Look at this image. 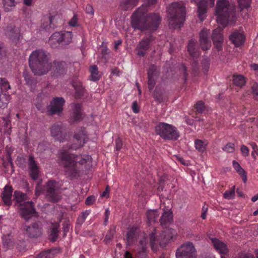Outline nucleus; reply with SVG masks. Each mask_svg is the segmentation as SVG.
<instances>
[{
    "label": "nucleus",
    "instance_id": "f257e3e1",
    "mask_svg": "<svg viewBox=\"0 0 258 258\" xmlns=\"http://www.w3.org/2000/svg\"><path fill=\"white\" fill-rule=\"evenodd\" d=\"M148 5H143L132 15V25L134 29L149 30L150 32L156 31L161 22V17L158 14H148L149 6L154 5L158 0H147Z\"/></svg>",
    "mask_w": 258,
    "mask_h": 258
},
{
    "label": "nucleus",
    "instance_id": "f03ea898",
    "mask_svg": "<svg viewBox=\"0 0 258 258\" xmlns=\"http://www.w3.org/2000/svg\"><path fill=\"white\" fill-rule=\"evenodd\" d=\"M59 158L66 174L71 179L79 177L82 171L88 170L92 162L91 157L88 155L82 156L66 151L60 152Z\"/></svg>",
    "mask_w": 258,
    "mask_h": 258
},
{
    "label": "nucleus",
    "instance_id": "7ed1b4c3",
    "mask_svg": "<svg viewBox=\"0 0 258 258\" xmlns=\"http://www.w3.org/2000/svg\"><path fill=\"white\" fill-rule=\"evenodd\" d=\"M29 64L35 75L41 76L46 74L52 67L49 53L43 49L32 51L29 56Z\"/></svg>",
    "mask_w": 258,
    "mask_h": 258
},
{
    "label": "nucleus",
    "instance_id": "20e7f679",
    "mask_svg": "<svg viewBox=\"0 0 258 258\" xmlns=\"http://www.w3.org/2000/svg\"><path fill=\"white\" fill-rule=\"evenodd\" d=\"M215 13L217 22L223 27L235 21V12L228 0H217Z\"/></svg>",
    "mask_w": 258,
    "mask_h": 258
},
{
    "label": "nucleus",
    "instance_id": "39448f33",
    "mask_svg": "<svg viewBox=\"0 0 258 258\" xmlns=\"http://www.w3.org/2000/svg\"><path fill=\"white\" fill-rule=\"evenodd\" d=\"M169 25L174 28H180L185 20V6L183 2H173L167 10Z\"/></svg>",
    "mask_w": 258,
    "mask_h": 258
},
{
    "label": "nucleus",
    "instance_id": "423d86ee",
    "mask_svg": "<svg viewBox=\"0 0 258 258\" xmlns=\"http://www.w3.org/2000/svg\"><path fill=\"white\" fill-rule=\"evenodd\" d=\"M177 232L175 230L172 228L166 229L162 231L161 233H158L155 228L150 234V245L152 249L156 251L157 250L158 246L165 247L171 239L176 237Z\"/></svg>",
    "mask_w": 258,
    "mask_h": 258
},
{
    "label": "nucleus",
    "instance_id": "0eeeda50",
    "mask_svg": "<svg viewBox=\"0 0 258 258\" xmlns=\"http://www.w3.org/2000/svg\"><path fill=\"white\" fill-rule=\"evenodd\" d=\"M156 133L163 139L176 141L179 136L177 128L173 125L165 122H160L155 127Z\"/></svg>",
    "mask_w": 258,
    "mask_h": 258
},
{
    "label": "nucleus",
    "instance_id": "6e6552de",
    "mask_svg": "<svg viewBox=\"0 0 258 258\" xmlns=\"http://www.w3.org/2000/svg\"><path fill=\"white\" fill-rule=\"evenodd\" d=\"M43 191L46 198L51 202H57L61 198L57 182L55 180H50L47 182L43 186Z\"/></svg>",
    "mask_w": 258,
    "mask_h": 258
},
{
    "label": "nucleus",
    "instance_id": "1a4fd4ad",
    "mask_svg": "<svg viewBox=\"0 0 258 258\" xmlns=\"http://www.w3.org/2000/svg\"><path fill=\"white\" fill-rule=\"evenodd\" d=\"M176 258H196L197 250L191 242L182 244L176 249Z\"/></svg>",
    "mask_w": 258,
    "mask_h": 258
},
{
    "label": "nucleus",
    "instance_id": "9d476101",
    "mask_svg": "<svg viewBox=\"0 0 258 258\" xmlns=\"http://www.w3.org/2000/svg\"><path fill=\"white\" fill-rule=\"evenodd\" d=\"M74 143L70 146V149L77 150L83 147L88 139V136L84 128H81L75 132L73 136Z\"/></svg>",
    "mask_w": 258,
    "mask_h": 258
},
{
    "label": "nucleus",
    "instance_id": "9b49d317",
    "mask_svg": "<svg viewBox=\"0 0 258 258\" xmlns=\"http://www.w3.org/2000/svg\"><path fill=\"white\" fill-rule=\"evenodd\" d=\"M65 102V100L62 97H55L53 98L50 104L48 106V114L53 115L61 113L63 110V106Z\"/></svg>",
    "mask_w": 258,
    "mask_h": 258
},
{
    "label": "nucleus",
    "instance_id": "f8f14e48",
    "mask_svg": "<svg viewBox=\"0 0 258 258\" xmlns=\"http://www.w3.org/2000/svg\"><path fill=\"white\" fill-rule=\"evenodd\" d=\"M5 34L11 41L12 44L19 46L21 39L20 30L19 28L13 25H9L5 30Z\"/></svg>",
    "mask_w": 258,
    "mask_h": 258
},
{
    "label": "nucleus",
    "instance_id": "ddd939ff",
    "mask_svg": "<svg viewBox=\"0 0 258 258\" xmlns=\"http://www.w3.org/2000/svg\"><path fill=\"white\" fill-rule=\"evenodd\" d=\"M187 50L190 55L192 57V72L194 74L198 72L199 70L198 62L197 60V57L200 55L198 50L197 41L194 39H191L187 46Z\"/></svg>",
    "mask_w": 258,
    "mask_h": 258
},
{
    "label": "nucleus",
    "instance_id": "4468645a",
    "mask_svg": "<svg viewBox=\"0 0 258 258\" xmlns=\"http://www.w3.org/2000/svg\"><path fill=\"white\" fill-rule=\"evenodd\" d=\"M20 215L26 221L36 214L34 203L31 201L24 202L20 204Z\"/></svg>",
    "mask_w": 258,
    "mask_h": 258
},
{
    "label": "nucleus",
    "instance_id": "2eb2a0df",
    "mask_svg": "<svg viewBox=\"0 0 258 258\" xmlns=\"http://www.w3.org/2000/svg\"><path fill=\"white\" fill-rule=\"evenodd\" d=\"M83 118L82 105L80 103H73L72 105V111L69 119L71 123H77Z\"/></svg>",
    "mask_w": 258,
    "mask_h": 258
},
{
    "label": "nucleus",
    "instance_id": "dca6fc26",
    "mask_svg": "<svg viewBox=\"0 0 258 258\" xmlns=\"http://www.w3.org/2000/svg\"><path fill=\"white\" fill-rule=\"evenodd\" d=\"M28 166L30 176L33 180H37L40 173V168L38 163L35 161L33 155H30L29 156Z\"/></svg>",
    "mask_w": 258,
    "mask_h": 258
},
{
    "label": "nucleus",
    "instance_id": "f3484780",
    "mask_svg": "<svg viewBox=\"0 0 258 258\" xmlns=\"http://www.w3.org/2000/svg\"><path fill=\"white\" fill-rule=\"evenodd\" d=\"M50 133L52 137L60 142H63L67 137V133L61 124L56 123L50 128Z\"/></svg>",
    "mask_w": 258,
    "mask_h": 258
},
{
    "label": "nucleus",
    "instance_id": "a211bd4d",
    "mask_svg": "<svg viewBox=\"0 0 258 258\" xmlns=\"http://www.w3.org/2000/svg\"><path fill=\"white\" fill-rule=\"evenodd\" d=\"M229 39L235 47H238L245 42V37L241 30H234L229 35Z\"/></svg>",
    "mask_w": 258,
    "mask_h": 258
},
{
    "label": "nucleus",
    "instance_id": "6ab92c4d",
    "mask_svg": "<svg viewBox=\"0 0 258 258\" xmlns=\"http://www.w3.org/2000/svg\"><path fill=\"white\" fill-rule=\"evenodd\" d=\"M153 40V36L150 35L140 41L137 48L138 50L137 54L140 56H144L150 47L151 43Z\"/></svg>",
    "mask_w": 258,
    "mask_h": 258
},
{
    "label": "nucleus",
    "instance_id": "aec40b11",
    "mask_svg": "<svg viewBox=\"0 0 258 258\" xmlns=\"http://www.w3.org/2000/svg\"><path fill=\"white\" fill-rule=\"evenodd\" d=\"M223 38V31L220 28L218 27L213 30L212 38L214 45L218 51L222 49Z\"/></svg>",
    "mask_w": 258,
    "mask_h": 258
},
{
    "label": "nucleus",
    "instance_id": "412c9836",
    "mask_svg": "<svg viewBox=\"0 0 258 258\" xmlns=\"http://www.w3.org/2000/svg\"><path fill=\"white\" fill-rule=\"evenodd\" d=\"M209 34L210 31L206 29L202 30L200 33V45L204 51L208 50L211 46V42L209 37Z\"/></svg>",
    "mask_w": 258,
    "mask_h": 258
},
{
    "label": "nucleus",
    "instance_id": "4be33fe9",
    "mask_svg": "<svg viewBox=\"0 0 258 258\" xmlns=\"http://www.w3.org/2000/svg\"><path fill=\"white\" fill-rule=\"evenodd\" d=\"M26 234L30 237H37L42 234V227L39 222H35L27 226L26 229Z\"/></svg>",
    "mask_w": 258,
    "mask_h": 258
},
{
    "label": "nucleus",
    "instance_id": "5701e85b",
    "mask_svg": "<svg viewBox=\"0 0 258 258\" xmlns=\"http://www.w3.org/2000/svg\"><path fill=\"white\" fill-rule=\"evenodd\" d=\"M214 247L221 255H226L229 252V249L226 243L215 238H210Z\"/></svg>",
    "mask_w": 258,
    "mask_h": 258
},
{
    "label": "nucleus",
    "instance_id": "b1692460",
    "mask_svg": "<svg viewBox=\"0 0 258 258\" xmlns=\"http://www.w3.org/2000/svg\"><path fill=\"white\" fill-rule=\"evenodd\" d=\"M139 232L140 229L138 226H133L129 229L126 235L127 245L132 244L137 240Z\"/></svg>",
    "mask_w": 258,
    "mask_h": 258
},
{
    "label": "nucleus",
    "instance_id": "393cba45",
    "mask_svg": "<svg viewBox=\"0 0 258 258\" xmlns=\"http://www.w3.org/2000/svg\"><path fill=\"white\" fill-rule=\"evenodd\" d=\"M12 193L13 188L12 186L6 185L2 193L1 197L3 202L7 206H10L12 204Z\"/></svg>",
    "mask_w": 258,
    "mask_h": 258
},
{
    "label": "nucleus",
    "instance_id": "a878e982",
    "mask_svg": "<svg viewBox=\"0 0 258 258\" xmlns=\"http://www.w3.org/2000/svg\"><path fill=\"white\" fill-rule=\"evenodd\" d=\"M60 38L61 36L59 32L54 33L49 38L48 41V43L51 47L52 48H57L58 46H61Z\"/></svg>",
    "mask_w": 258,
    "mask_h": 258
},
{
    "label": "nucleus",
    "instance_id": "bb28decb",
    "mask_svg": "<svg viewBox=\"0 0 258 258\" xmlns=\"http://www.w3.org/2000/svg\"><path fill=\"white\" fill-rule=\"evenodd\" d=\"M89 72L90 73L89 79L93 82H96L100 80L101 76L98 71L96 65H91L89 67Z\"/></svg>",
    "mask_w": 258,
    "mask_h": 258
},
{
    "label": "nucleus",
    "instance_id": "cd10ccee",
    "mask_svg": "<svg viewBox=\"0 0 258 258\" xmlns=\"http://www.w3.org/2000/svg\"><path fill=\"white\" fill-rule=\"evenodd\" d=\"M139 0H122L120 7L124 11L132 10L138 4Z\"/></svg>",
    "mask_w": 258,
    "mask_h": 258
},
{
    "label": "nucleus",
    "instance_id": "c85d7f7f",
    "mask_svg": "<svg viewBox=\"0 0 258 258\" xmlns=\"http://www.w3.org/2000/svg\"><path fill=\"white\" fill-rule=\"evenodd\" d=\"M60 33L61 46L68 45L72 42V34L69 31H61Z\"/></svg>",
    "mask_w": 258,
    "mask_h": 258
},
{
    "label": "nucleus",
    "instance_id": "c756f323",
    "mask_svg": "<svg viewBox=\"0 0 258 258\" xmlns=\"http://www.w3.org/2000/svg\"><path fill=\"white\" fill-rule=\"evenodd\" d=\"M55 69L54 70L56 75H61L66 73L67 69V64L65 62H54Z\"/></svg>",
    "mask_w": 258,
    "mask_h": 258
},
{
    "label": "nucleus",
    "instance_id": "7c9ffc66",
    "mask_svg": "<svg viewBox=\"0 0 258 258\" xmlns=\"http://www.w3.org/2000/svg\"><path fill=\"white\" fill-rule=\"evenodd\" d=\"M73 86L75 90V97L76 98H81L84 94L85 89L80 82L73 84Z\"/></svg>",
    "mask_w": 258,
    "mask_h": 258
},
{
    "label": "nucleus",
    "instance_id": "2f4dec72",
    "mask_svg": "<svg viewBox=\"0 0 258 258\" xmlns=\"http://www.w3.org/2000/svg\"><path fill=\"white\" fill-rule=\"evenodd\" d=\"M173 220L172 213L170 211L165 212L160 218V221L162 225H165L168 223L171 222Z\"/></svg>",
    "mask_w": 258,
    "mask_h": 258
},
{
    "label": "nucleus",
    "instance_id": "473e14b6",
    "mask_svg": "<svg viewBox=\"0 0 258 258\" xmlns=\"http://www.w3.org/2000/svg\"><path fill=\"white\" fill-rule=\"evenodd\" d=\"M59 227L58 224H55L53 225L52 228L51 229L50 233L49 235V239L53 242L56 241L58 233H59Z\"/></svg>",
    "mask_w": 258,
    "mask_h": 258
},
{
    "label": "nucleus",
    "instance_id": "72a5a7b5",
    "mask_svg": "<svg viewBox=\"0 0 258 258\" xmlns=\"http://www.w3.org/2000/svg\"><path fill=\"white\" fill-rule=\"evenodd\" d=\"M240 11L246 9L247 11L251 7L252 0H237Z\"/></svg>",
    "mask_w": 258,
    "mask_h": 258
},
{
    "label": "nucleus",
    "instance_id": "f704fd0d",
    "mask_svg": "<svg viewBox=\"0 0 258 258\" xmlns=\"http://www.w3.org/2000/svg\"><path fill=\"white\" fill-rule=\"evenodd\" d=\"M159 214L157 210H149L147 212V217L150 223L157 221Z\"/></svg>",
    "mask_w": 258,
    "mask_h": 258
},
{
    "label": "nucleus",
    "instance_id": "c9c22d12",
    "mask_svg": "<svg viewBox=\"0 0 258 258\" xmlns=\"http://www.w3.org/2000/svg\"><path fill=\"white\" fill-rule=\"evenodd\" d=\"M52 23V17L50 16H45L42 20L41 28L46 31L49 30L51 28Z\"/></svg>",
    "mask_w": 258,
    "mask_h": 258
},
{
    "label": "nucleus",
    "instance_id": "e433bc0d",
    "mask_svg": "<svg viewBox=\"0 0 258 258\" xmlns=\"http://www.w3.org/2000/svg\"><path fill=\"white\" fill-rule=\"evenodd\" d=\"M233 82L235 85L241 88L245 85L246 81L243 76L239 75L233 76Z\"/></svg>",
    "mask_w": 258,
    "mask_h": 258
},
{
    "label": "nucleus",
    "instance_id": "4c0bfd02",
    "mask_svg": "<svg viewBox=\"0 0 258 258\" xmlns=\"http://www.w3.org/2000/svg\"><path fill=\"white\" fill-rule=\"evenodd\" d=\"M147 74L148 77L158 78L159 75V72L156 66L152 64L149 68Z\"/></svg>",
    "mask_w": 258,
    "mask_h": 258
},
{
    "label": "nucleus",
    "instance_id": "58836bf2",
    "mask_svg": "<svg viewBox=\"0 0 258 258\" xmlns=\"http://www.w3.org/2000/svg\"><path fill=\"white\" fill-rule=\"evenodd\" d=\"M196 149L199 152H203L207 146L206 141H203L201 140L197 139L195 142Z\"/></svg>",
    "mask_w": 258,
    "mask_h": 258
},
{
    "label": "nucleus",
    "instance_id": "ea45409f",
    "mask_svg": "<svg viewBox=\"0 0 258 258\" xmlns=\"http://www.w3.org/2000/svg\"><path fill=\"white\" fill-rule=\"evenodd\" d=\"M90 210H86L82 212L81 214L78 216L76 223L78 225H81L84 222L87 216L90 214Z\"/></svg>",
    "mask_w": 258,
    "mask_h": 258
},
{
    "label": "nucleus",
    "instance_id": "a19ab883",
    "mask_svg": "<svg viewBox=\"0 0 258 258\" xmlns=\"http://www.w3.org/2000/svg\"><path fill=\"white\" fill-rule=\"evenodd\" d=\"M0 87L3 92H6L11 88V86L7 79L0 78Z\"/></svg>",
    "mask_w": 258,
    "mask_h": 258
},
{
    "label": "nucleus",
    "instance_id": "79ce46f5",
    "mask_svg": "<svg viewBox=\"0 0 258 258\" xmlns=\"http://www.w3.org/2000/svg\"><path fill=\"white\" fill-rule=\"evenodd\" d=\"M52 250V249H50L42 251L41 252L37 254L36 256L38 258H52L53 257V254H51Z\"/></svg>",
    "mask_w": 258,
    "mask_h": 258
},
{
    "label": "nucleus",
    "instance_id": "37998d69",
    "mask_svg": "<svg viewBox=\"0 0 258 258\" xmlns=\"http://www.w3.org/2000/svg\"><path fill=\"white\" fill-rule=\"evenodd\" d=\"M4 8L6 11H9L15 6V0H3Z\"/></svg>",
    "mask_w": 258,
    "mask_h": 258
},
{
    "label": "nucleus",
    "instance_id": "c03bdc74",
    "mask_svg": "<svg viewBox=\"0 0 258 258\" xmlns=\"http://www.w3.org/2000/svg\"><path fill=\"white\" fill-rule=\"evenodd\" d=\"M136 256L138 258H147V252L146 247L144 246H142V248L138 251Z\"/></svg>",
    "mask_w": 258,
    "mask_h": 258
},
{
    "label": "nucleus",
    "instance_id": "a18cd8bd",
    "mask_svg": "<svg viewBox=\"0 0 258 258\" xmlns=\"http://www.w3.org/2000/svg\"><path fill=\"white\" fill-rule=\"evenodd\" d=\"M115 230L114 229H110L109 230L104 239V241L107 243L110 242L114 236Z\"/></svg>",
    "mask_w": 258,
    "mask_h": 258
},
{
    "label": "nucleus",
    "instance_id": "49530a36",
    "mask_svg": "<svg viewBox=\"0 0 258 258\" xmlns=\"http://www.w3.org/2000/svg\"><path fill=\"white\" fill-rule=\"evenodd\" d=\"M148 86L149 91L151 92L153 90L156 83L157 78L153 77H148Z\"/></svg>",
    "mask_w": 258,
    "mask_h": 258
},
{
    "label": "nucleus",
    "instance_id": "de8ad7c7",
    "mask_svg": "<svg viewBox=\"0 0 258 258\" xmlns=\"http://www.w3.org/2000/svg\"><path fill=\"white\" fill-rule=\"evenodd\" d=\"M197 111L199 113H202L205 110V106L202 101H198L196 105Z\"/></svg>",
    "mask_w": 258,
    "mask_h": 258
},
{
    "label": "nucleus",
    "instance_id": "09e8293b",
    "mask_svg": "<svg viewBox=\"0 0 258 258\" xmlns=\"http://www.w3.org/2000/svg\"><path fill=\"white\" fill-rule=\"evenodd\" d=\"M222 149L227 153H232L234 151V145L233 143H229L223 147Z\"/></svg>",
    "mask_w": 258,
    "mask_h": 258
},
{
    "label": "nucleus",
    "instance_id": "8fccbe9b",
    "mask_svg": "<svg viewBox=\"0 0 258 258\" xmlns=\"http://www.w3.org/2000/svg\"><path fill=\"white\" fill-rule=\"evenodd\" d=\"M235 186L230 190H227L224 194V197L226 199H231L234 197L235 195Z\"/></svg>",
    "mask_w": 258,
    "mask_h": 258
},
{
    "label": "nucleus",
    "instance_id": "3c124183",
    "mask_svg": "<svg viewBox=\"0 0 258 258\" xmlns=\"http://www.w3.org/2000/svg\"><path fill=\"white\" fill-rule=\"evenodd\" d=\"M14 197L18 202H20L24 200L26 195L21 192L15 191Z\"/></svg>",
    "mask_w": 258,
    "mask_h": 258
},
{
    "label": "nucleus",
    "instance_id": "603ef678",
    "mask_svg": "<svg viewBox=\"0 0 258 258\" xmlns=\"http://www.w3.org/2000/svg\"><path fill=\"white\" fill-rule=\"evenodd\" d=\"M249 145L251 146L253 150V151H252L251 156L254 158H255V153L258 155V147L256 144L254 142L250 143H249Z\"/></svg>",
    "mask_w": 258,
    "mask_h": 258
},
{
    "label": "nucleus",
    "instance_id": "864d4df0",
    "mask_svg": "<svg viewBox=\"0 0 258 258\" xmlns=\"http://www.w3.org/2000/svg\"><path fill=\"white\" fill-rule=\"evenodd\" d=\"M240 175L244 183L247 181V175L245 171L242 168L236 171Z\"/></svg>",
    "mask_w": 258,
    "mask_h": 258
},
{
    "label": "nucleus",
    "instance_id": "5fc2aeb1",
    "mask_svg": "<svg viewBox=\"0 0 258 258\" xmlns=\"http://www.w3.org/2000/svg\"><path fill=\"white\" fill-rule=\"evenodd\" d=\"M240 151L243 156L247 157L249 155V150L246 146L242 145L241 146Z\"/></svg>",
    "mask_w": 258,
    "mask_h": 258
},
{
    "label": "nucleus",
    "instance_id": "6e6d98bb",
    "mask_svg": "<svg viewBox=\"0 0 258 258\" xmlns=\"http://www.w3.org/2000/svg\"><path fill=\"white\" fill-rule=\"evenodd\" d=\"M5 121L4 127L7 129L9 128V130L7 131L9 135L10 134V130L11 129V121L9 119L6 118H3Z\"/></svg>",
    "mask_w": 258,
    "mask_h": 258
},
{
    "label": "nucleus",
    "instance_id": "4d7b16f0",
    "mask_svg": "<svg viewBox=\"0 0 258 258\" xmlns=\"http://www.w3.org/2000/svg\"><path fill=\"white\" fill-rule=\"evenodd\" d=\"M95 197L94 196H89L86 199L85 201V204L88 206L91 205L95 202Z\"/></svg>",
    "mask_w": 258,
    "mask_h": 258
},
{
    "label": "nucleus",
    "instance_id": "13d9d810",
    "mask_svg": "<svg viewBox=\"0 0 258 258\" xmlns=\"http://www.w3.org/2000/svg\"><path fill=\"white\" fill-rule=\"evenodd\" d=\"M251 89L253 94L258 98V84L254 83L251 87Z\"/></svg>",
    "mask_w": 258,
    "mask_h": 258
},
{
    "label": "nucleus",
    "instance_id": "bf43d9fd",
    "mask_svg": "<svg viewBox=\"0 0 258 258\" xmlns=\"http://www.w3.org/2000/svg\"><path fill=\"white\" fill-rule=\"evenodd\" d=\"M116 149L117 151H119L122 146V142L120 138H117L115 140Z\"/></svg>",
    "mask_w": 258,
    "mask_h": 258
},
{
    "label": "nucleus",
    "instance_id": "052dcab7",
    "mask_svg": "<svg viewBox=\"0 0 258 258\" xmlns=\"http://www.w3.org/2000/svg\"><path fill=\"white\" fill-rule=\"evenodd\" d=\"M238 258H255L254 255L249 253H241Z\"/></svg>",
    "mask_w": 258,
    "mask_h": 258
},
{
    "label": "nucleus",
    "instance_id": "680f3d73",
    "mask_svg": "<svg viewBox=\"0 0 258 258\" xmlns=\"http://www.w3.org/2000/svg\"><path fill=\"white\" fill-rule=\"evenodd\" d=\"M132 110L135 113L139 112L140 109L137 101H134L132 104Z\"/></svg>",
    "mask_w": 258,
    "mask_h": 258
},
{
    "label": "nucleus",
    "instance_id": "e2e57ef3",
    "mask_svg": "<svg viewBox=\"0 0 258 258\" xmlns=\"http://www.w3.org/2000/svg\"><path fill=\"white\" fill-rule=\"evenodd\" d=\"M86 12L88 14H90L91 15L94 14V9L93 7L90 5H87L86 7Z\"/></svg>",
    "mask_w": 258,
    "mask_h": 258
},
{
    "label": "nucleus",
    "instance_id": "0e129e2a",
    "mask_svg": "<svg viewBox=\"0 0 258 258\" xmlns=\"http://www.w3.org/2000/svg\"><path fill=\"white\" fill-rule=\"evenodd\" d=\"M232 165H233V167L234 169L236 171L239 170L240 169L242 168V167L240 166V165L237 161H236L235 160H233V161Z\"/></svg>",
    "mask_w": 258,
    "mask_h": 258
},
{
    "label": "nucleus",
    "instance_id": "69168bd1",
    "mask_svg": "<svg viewBox=\"0 0 258 258\" xmlns=\"http://www.w3.org/2000/svg\"><path fill=\"white\" fill-rule=\"evenodd\" d=\"M77 23V18L76 15H74L69 22V25L71 26H75Z\"/></svg>",
    "mask_w": 258,
    "mask_h": 258
},
{
    "label": "nucleus",
    "instance_id": "338daca9",
    "mask_svg": "<svg viewBox=\"0 0 258 258\" xmlns=\"http://www.w3.org/2000/svg\"><path fill=\"white\" fill-rule=\"evenodd\" d=\"M251 69L256 72L257 75L258 76V64L253 63L251 64Z\"/></svg>",
    "mask_w": 258,
    "mask_h": 258
},
{
    "label": "nucleus",
    "instance_id": "774afa93",
    "mask_svg": "<svg viewBox=\"0 0 258 258\" xmlns=\"http://www.w3.org/2000/svg\"><path fill=\"white\" fill-rule=\"evenodd\" d=\"M153 96L155 99L158 100L160 102L161 101V96L160 95H158L156 92L154 93Z\"/></svg>",
    "mask_w": 258,
    "mask_h": 258
}]
</instances>
